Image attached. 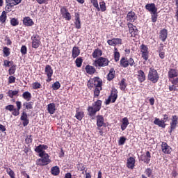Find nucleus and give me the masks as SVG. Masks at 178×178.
Listing matches in <instances>:
<instances>
[{
  "mask_svg": "<svg viewBox=\"0 0 178 178\" xmlns=\"http://www.w3.org/2000/svg\"><path fill=\"white\" fill-rule=\"evenodd\" d=\"M39 156H40L41 159H39L36 161V165H38V166H45L47 165H49V163H51L49 155L45 152L40 153Z\"/></svg>",
  "mask_w": 178,
  "mask_h": 178,
  "instance_id": "1",
  "label": "nucleus"
},
{
  "mask_svg": "<svg viewBox=\"0 0 178 178\" xmlns=\"http://www.w3.org/2000/svg\"><path fill=\"white\" fill-rule=\"evenodd\" d=\"M101 106H102V101L101 100H97L96 102L93 103L92 106L88 108L89 116H95L97 112L101 111Z\"/></svg>",
  "mask_w": 178,
  "mask_h": 178,
  "instance_id": "2",
  "label": "nucleus"
},
{
  "mask_svg": "<svg viewBox=\"0 0 178 178\" xmlns=\"http://www.w3.org/2000/svg\"><path fill=\"white\" fill-rule=\"evenodd\" d=\"M148 80L152 81V83H158V80H159V75L158 74V72L154 69L150 68L148 74Z\"/></svg>",
  "mask_w": 178,
  "mask_h": 178,
  "instance_id": "3",
  "label": "nucleus"
},
{
  "mask_svg": "<svg viewBox=\"0 0 178 178\" xmlns=\"http://www.w3.org/2000/svg\"><path fill=\"white\" fill-rule=\"evenodd\" d=\"M108 65H109V60L104 57H100L93 63L94 66H99V67L108 66Z\"/></svg>",
  "mask_w": 178,
  "mask_h": 178,
  "instance_id": "4",
  "label": "nucleus"
},
{
  "mask_svg": "<svg viewBox=\"0 0 178 178\" xmlns=\"http://www.w3.org/2000/svg\"><path fill=\"white\" fill-rule=\"evenodd\" d=\"M44 73L47 76V81L49 83V81H52V74H54V70H52V67L49 65H47L44 69Z\"/></svg>",
  "mask_w": 178,
  "mask_h": 178,
  "instance_id": "5",
  "label": "nucleus"
},
{
  "mask_svg": "<svg viewBox=\"0 0 178 178\" xmlns=\"http://www.w3.org/2000/svg\"><path fill=\"white\" fill-rule=\"evenodd\" d=\"M32 40V48L37 49L38 47H40V44H41V41L40 40V35H33L31 37Z\"/></svg>",
  "mask_w": 178,
  "mask_h": 178,
  "instance_id": "6",
  "label": "nucleus"
},
{
  "mask_svg": "<svg viewBox=\"0 0 178 178\" xmlns=\"http://www.w3.org/2000/svg\"><path fill=\"white\" fill-rule=\"evenodd\" d=\"M128 29L129 31L131 34V37H137L138 35V30L137 29V27L134 26L133 24L129 23L128 24Z\"/></svg>",
  "mask_w": 178,
  "mask_h": 178,
  "instance_id": "7",
  "label": "nucleus"
},
{
  "mask_svg": "<svg viewBox=\"0 0 178 178\" xmlns=\"http://www.w3.org/2000/svg\"><path fill=\"white\" fill-rule=\"evenodd\" d=\"M60 13L64 19H66L68 21L72 20V15H70V13H69V10H67L65 7H62L60 8Z\"/></svg>",
  "mask_w": 178,
  "mask_h": 178,
  "instance_id": "8",
  "label": "nucleus"
},
{
  "mask_svg": "<svg viewBox=\"0 0 178 178\" xmlns=\"http://www.w3.org/2000/svg\"><path fill=\"white\" fill-rule=\"evenodd\" d=\"M22 2V0H6V9H9L10 8H13V6H16V5H19Z\"/></svg>",
  "mask_w": 178,
  "mask_h": 178,
  "instance_id": "9",
  "label": "nucleus"
},
{
  "mask_svg": "<svg viewBox=\"0 0 178 178\" xmlns=\"http://www.w3.org/2000/svg\"><path fill=\"white\" fill-rule=\"evenodd\" d=\"M122 39L121 38H113L107 41V44L111 47H116V45H122Z\"/></svg>",
  "mask_w": 178,
  "mask_h": 178,
  "instance_id": "10",
  "label": "nucleus"
},
{
  "mask_svg": "<svg viewBox=\"0 0 178 178\" xmlns=\"http://www.w3.org/2000/svg\"><path fill=\"white\" fill-rule=\"evenodd\" d=\"M145 8L150 13H155V12H158V8H156L154 3L146 4Z\"/></svg>",
  "mask_w": 178,
  "mask_h": 178,
  "instance_id": "11",
  "label": "nucleus"
},
{
  "mask_svg": "<svg viewBox=\"0 0 178 178\" xmlns=\"http://www.w3.org/2000/svg\"><path fill=\"white\" fill-rule=\"evenodd\" d=\"M178 123V118L177 115H172V119H171V122H170V133H172V130H175L177 126Z\"/></svg>",
  "mask_w": 178,
  "mask_h": 178,
  "instance_id": "12",
  "label": "nucleus"
},
{
  "mask_svg": "<svg viewBox=\"0 0 178 178\" xmlns=\"http://www.w3.org/2000/svg\"><path fill=\"white\" fill-rule=\"evenodd\" d=\"M161 151L164 154H170L172 152V147L168 143L163 142L161 144Z\"/></svg>",
  "mask_w": 178,
  "mask_h": 178,
  "instance_id": "13",
  "label": "nucleus"
},
{
  "mask_svg": "<svg viewBox=\"0 0 178 178\" xmlns=\"http://www.w3.org/2000/svg\"><path fill=\"white\" fill-rule=\"evenodd\" d=\"M140 161H143L145 163H149V161H151V153L147 151L146 154H142L140 156Z\"/></svg>",
  "mask_w": 178,
  "mask_h": 178,
  "instance_id": "14",
  "label": "nucleus"
},
{
  "mask_svg": "<svg viewBox=\"0 0 178 178\" xmlns=\"http://www.w3.org/2000/svg\"><path fill=\"white\" fill-rule=\"evenodd\" d=\"M127 22H134L135 20H137V15H136V13L131 11L128 13L127 15Z\"/></svg>",
  "mask_w": 178,
  "mask_h": 178,
  "instance_id": "15",
  "label": "nucleus"
},
{
  "mask_svg": "<svg viewBox=\"0 0 178 178\" xmlns=\"http://www.w3.org/2000/svg\"><path fill=\"white\" fill-rule=\"evenodd\" d=\"M145 73L143 72V70H140L138 71L137 79L140 83H143L145 81Z\"/></svg>",
  "mask_w": 178,
  "mask_h": 178,
  "instance_id": "16",
  "label": "nucleus"
},
{
  "mask_svg": "<svg viewBox=\"0 0 178 178\" xmlns=\"http://www.w3.org/2000/svg\"><path fill=\"white\" fill-rule=\"evenodd\" d=\"M159 38L163 41V42H165L166 41V38H168V30L165 29H162L160 31Z\"/></svg>",
  "mask_w": 178,
  "mask_h": 178,
  "instance_id": "17",
  "label": "nucleus"
},
{
  "mask_svg": "<svg viewBox=\"0 0 178 178\" xmlns=\"http://www.w3.org/2000/svg\"><path fill=\"white\" fill-rule=\"evenodd\" d=\"M21 120H22V124L24 127H26V126H27V124H29V120L27 116V113H26V112H23L22 113L21 118H20Z\"/></svg>",
  "mask_w": 178,
  "mask_h": 178,
  "instance_id": "18",
  "label": "nucleus"
},
{
  "mask_svg": "<svg viewBox=\"0 0 178 178\" xmlns=\"http://www.w3.org/2000/svg\"><path fill=\"white\" fill-rule=\"evenodd\" d=\"M136 163V159L134 157H129L127 159V168H129V169H134V165Z\"/></svg>",
  "mask_w": 178,
  "mask_h": 178,
  "instance_id": "19",
  "label": "nucleus"
},
{
  "mask_svg": "<svg viewBox=\"0 0 178 178\" xmlns=\"http://www.w3.org/2000/svg\"><path fill=\"white\" fill-rule=\"evenodd\" d=\"M108 97L111 99V102H113V104L116 102V99H118V90L113 89L111 94Z\"/></svg>",
  "mask_w": 178,
  "mask_h": 178,
  "instance_id": "20",
  "label": "nucleus"
},
{
  "mask_svg": "<svg viewBox=\"0 0 178 178\" xmlns=\"http://www.w3.org/2000/svg\"><path fill=\"white\" fill-rule=\"evenodd\" d=\"M75 27L76 29H81V21H80V15L79 13L75 14Z\"/></svg>",
  "mask_w": 178,
  "mask_h": 178,
  "instance_id": "21",
  "label": "nucleus"
},
{
  "mask_svg": "<svg viewBox=\"0 0 178 178\" xmlns=\"http://www.w3.org/2000/svg\"><path fill=\"white\" fill-rule=\"evenodd\" d=\"M95 88L102 87V80L99 77H95L92 79Z\"/></svg>",
  "mask_w": 178,
  "mask_h": 178,
  "instance_id": "22",
  "label": "nucleus"
},
{
  "mask_svg": "<svg viewBox=\"0 0 178 178\" xmlns=\"http://www.w3.org/2000/svg\"><path fill=\"white\" fill-rule=\"evenodd\" d=\"M154 123L156 124V126H159V127H162L163 129H165L166 124L165 121L160 120L159 118H155Z\"/></svg>",
  "mask_w": 178,
  "mask_h": 178,
  "instance_id": "23",
  "label": "nucleus"
},
{
  "mask_svg": "<svg viewBox=\"0 0 178 178\" xmlns=\"http://www.w3.org/2000/svg\"><path fill=\"white\" fill-rule=\"evenodd\" d=\"M85 70L88 74H94L97 70L95 68L91 65H86L85 67Z\"/></svg>",
  "mask_w": 178,
  "mask_h": 178,
  "instance_id": "24",
  "label": "nucleus"
},
{
  "mask_svg": "<svg viewBox=\"0 0 178 178\" xmlns=\"http://www.w3.org/2000/svg\"><path fill=\"white\" fill-rule=\"evenodd\" d=\"M97 127H102L104 126V116L97 115Z\"/></svg>",
  "mask_w": 178,
  "mask_h": 178,
  "instance_id": "25",
  "label": "nucleus"
},
{
  "mask_svg": "<svg viewBox=\"0 0 178 178\" xmlns=\"http://www.w3.org/2000/svg\"><path fill=\"white\" fill-rule=\"evenodd\" d=\"M79 55H80V49H79V47H74L72 49V58L76 59Z\"/></svg>",
  "mask_w": 178,
  "mask_h": 178,
  "instance_id": "26",
  "label": "nucleus"
},
{
  "mask_svg": "<svg viewBox=\"0 0 178 178\" xmlns=\"http://www.w3.org/2000/svg\"><path fill=\"white\" fill-rule=\"evenodd\" d=\"M47 111H48L49 113H50L51 115H54L55 113V111H56L55 104L51 103V104H48Z\"/></svg>",
  "mask_w": 178,
  "mask_h": 178,
  "instance_id": "27",
  "label": "nucleus"
},
{
  "mask_svg": "<svg viewBox=\"0 0 178 178\" xmlns=\"http://www.w3.org/2000/svg\"><path fill=\"white\" fill-rule=\"evenodd\" d=\"M127 126H129V120L127 119V118H124L122 119L121 130H122V131H124V130H126V129L127 128Z\"/></svg>",
  "mask_w": 178,
  "mask_h": 178,
  "instance_id": "28",
  "label": "nucleus"
},
{
  "mask_svg": "<svg viewBox=\"0 0 178 178\" xmlns=\"http://www.w3.org/2000/svg\"><path fill=\"white\" fill-rule=\"evenodd\" d=\"M120 66L122 67H129V60L124 57H122L120 60Z\"/></svg>",
  "mask_w": 178,
  "mask_h": 178,
  "instance_id": "29",
  "label": "nucleus"
},
{
  "mask_svg": "<svg viewBox=\"0 0 178 178\" xmlns=\"http://www.w3.org/2000/svg\"><path fill=\"white\" fill-rule=\"evenodd\" d=\"M115 74H116L115 70L113 68H111L107 76L108 80L109 81H111V80H113V79H115Z\"/></svg>",
  "mask_w": 178,
  "mask_h": 178,
  "instance_id": "30",
  "label": "nucleus"
},
{
  "mask_svg": "<svg viewBox=\"0 0 178 178\" xmlns=\"http://www.w3.org/2000/svg\"><path fill=\"white\" fill-rule=\"evenodd\" d=\"M24 24L25 26H33L34 24V22H33V19H30V17H26L23 20Z\"/></svg>",
  "mask_w": 178,
  "mask_h": 178,
  "instance_id": "31",
  "label": "nucleus"
},
{
  "mask_svg": "<svg viewBox=\"0 0 178 178\" xmlns=\"http://www.w3.org/2000/svg\"><path fill=\"white\" fill-rule=\"evenodd\" d=\"M127 87V83H126V79H122L120 83V88L122 91H124Z\"/></svg>",
  "mask_w": 178,
  "mask_h": 178,
  "instance_id": "32",
  "label": "nucleus"
},
{
  "mask_svg": "<svg viewBox=\"0 0 178 178\" xmlns=\"http://www.w3.org/2000/svg\"><path fill=\"white\" fill-rule=\"evenodd\" d=\"M7 94H8V96L10 97V98H13V97H16V95H17V94H19V90H8Z\"/></svg>",
  "mask_w": 178,
  "mask_h": 178,
  "instance_id": "33",
  "label": "nucleus"
},
{
  "mask_svg": "<svg viewBox=\"0 0 178 178\" xmlns=\"http://www.w3.org/2000/svg\"><path fill=\"white\" fill-rule=\"evenodd\" d=\"M168 76L170 79H173V77H177V71L175 69H171L168 72Z\"/></svg>",
  "mask_w": 178,
  "mask_h": 178,
  "instance_id": "34",
  "label": "nucleus"
},
{
  "mask_svg": "<svg viewBox=\"0 0 178 178\" xmlns=\"http://www.w3.org/2000/svg\"><path fill=\"white\" fill-rule=\"evenodd\" d=\"M22 97L24 99H26V101H30V99H31V93H30V92L29 91L24 92L22 94Z\"/></svg>",
  "mask_w": 178,
  "mask_h": 178,
  "instance_id": "35",
  "label": "nucleus"
},
{
  "mask_svg": "<svg viewBox=\"0 0 178 178\" xmlns=\"http://www.w3.org/2000/svg\"><path fill=\"white\" fill-rule=\"evenodd\" d=\"M60 170L58 166H54L51 168V175L54 176H58L59 175Z\"/></svg>",
  "mask_w": 178,
  "mask_h": 178,
  "instance_id": "36",
  "label": "nucleus"
},
{
  "mask_svg": "<svg viewBox=\"0 0 178 178\" xmlns=\"http://www.w3.org/2000/svg\"><path fill=\"white\" fill-rule=\"evenodd\" d=\"M114 58L115 62H119V59L120 58V53L118 51V48H114Z\"/></svg>",
  "mask_w": 178,
  "mask_h": 178,
  "instance_id": "37",
  "label": "nucleus"
},
{
  "mask_svg": "<svg viewBox=\"0 0 178 178\" xmlns=\"http://www.w3.org/2000/svg\"><path fill=\"white\" fill-rule=\"evenodd\" d=\"M75 118H76L78 120H81V119L84 118V112L76 111Z\"/></svg>",
  "mask_w": 178,
  "mask_h": 178,
  "instance_id": "38",
  "label": "nucleus"
},
{
  "mask_svg": "<svg viewBox=\"0 0 178 178\" xmlns=\"http://www.w3.org/2000/svg\"><path fill=\"white\" fill-rule=\"evenodd\" d=\"M92 55L93 58H98V56H101V55H102V51L99 49H95Z\"/></svg>",
  "mask_w": 178,
  "mask_h": 178,
  "instance_id": "39",
  "label": "nucleus"
},
{
  "mask_svg": "<svg viewBox=\"0 0 178 178\" xmlns=\"http://www.w3.org/2000/svg\"><path fill=\"white\" fill-rule=\"evenodd\" d=\"M76 66L77 67H81V65H83V58L81 57H79L75 60Z\"/></svg>",
  "mask_w": 178,
  "mask_h": 178,
  "instance_id": "40",
  "label": "nucleus"
},
{
  "mask_svg": "<svg viewBox=\"0 0 178 178\" xmlns=\"http://www.w3.org/2000/svg\"><path fill=\"white\" fill-rule=\"evenodd\" d=\"M0 22L1 23H5V22H6V12H2V14L0 16Z\"/></svg>",
  "mask_w": 178,
  "mask_h": 178,
  "instance_id": "41",
  "label": "nucleus"
},
{
  "mask_svg": "<svg viewBox=\"0 0 178 178\" xmlns=\"http://www.w3.org/2000/svg\"><path fill=\"white\" fill-rule=\"evenodd\" d=\"M151 15H152V21L153 23H155L158 19V11L152 13Z\"/></svg>",
  "mask_w": 178,
  "mask_h": 178,
  "instance_id": "42",
  "label": "nucleus"
},
{
  "mask_svg": "<svg viewBox=\"0 0 178 178\" xmlns=\"http://www.w3.org/2000/svg\"><path fill=\"white\" fill-rule=\"evenodd\" d=\"M52 88L54 90H59L60 88V83H59V81H56L55 82L53 85H52Z\"/></svg>",
  "mask_w": 178,
  "mask_h": 178,
  "instance_id": "43",
  "label": "nucleus"
},
{
  "mask_svg": "<svg viewBox=\"0 0 178 178\" xmlns=\"http://www.w3.org/2000/svg\"><path fill=\"white\" fill-rule=\"evenodd\" d=\"M101 90H102V87L95 88V91H94L95 97H99Z\"/></svg>",
  "mask_w": 178,
  "mask_h": 178,
  "instance_id": "44",
  "label": "nucleus"
},
{
  "mask_svg": "<svg viewBox=\"0 0 178 178\" xmlns=\"http://www.w3.org/2000/svg\"><path fill=\"white\" fill-rule=\"evenodd\" d=\"M24 106H26V109H33V102H25L24 103Z\"/></svg>",
  "mask_w": 178,
  "mask_h": 178,
  "instance_id": "45",
  "label": "nucleus"
},
{
  "mask_svg": "<svg viewBox=\"0 0 178 178\" xmlns=\"http://www.w3.org/2000/svg\"><path fill=\"white\" fill-rule=\"evenodd\" d=\"M10 24L13 26H19V21L16 18H12L10 20Z\"/></svg>",
  "mask_w": 178,
  "mask_h": 178,
  "instance_id": "46",
  "label": "nucleus"
},
{
  "mask_svg": "<svg viewBox=\"0 0 178 178\" xmlns=\"http://www.w3.org/2000/svg\"><path fill=\"white\" fill-rule=\"evenodd\" d=\"M99 6H100V10L102 12H105V10H106V5L104 3V1L100 2Z\"/></svg>",
  "mask_w": 178,
  "mask_h": 178,
  "instance_id": "47",
  "label": "nucleus"
},
{
  "mask_svg": "<svg viewBox=\"0 0 178 178\" xmlns=\"http://www.w3.org/2000/svg\"><path fill=\"white\" fill-rule=\"evenodd\" d=\"M140 49H141L140 52L142 54H143L145 52V53L148 52V47L145 44H142L140 46Z\"/></svg>",
  "mask_w": 178,
  "mask_h": 178,
  "instance_id": "48",
  "label": "nucleus"
},
{
  "mask_svg": "<svg viewBox=\"0 0 178 178\" xmlns=\"http://www.w3.org/2000/svg\"><path fill=\"white\" fill-rule=\"evenodd\" d=\"M3 54L6 56H9L10 55V49L6 47H3Z\"/></svg>",
  "mask_w": 178,
  "mask_h": 178,
  "instance_id": "49",
  "label": "nucleus"
},
{
  "mask_svg": "<svg viewBox=\"0 0 178 178\" xmlns=\"http://www.w3.org/2000/svg\"><path fill=\"white\" fill-rule=\"evenodd\" d=\"M15 72H16V66L12 65L8 70L9 74L10 75L15 74Z\"/></svg>",
  "mask_w": 178,
  "mask_h": 178,
  "instance_id": "50",
  "label": "nucleus"
},
{
  "mask_svg": "<svg viewBox=\"0 0 178 178\" xmlns=\"http://www.w3.org/2000/svg\"><path fill=\"white\" fill-rule=\"evenodd\" d=\"M91 3H92L93 6L97 9V10H100L99 6L98 5V1L97 0H90Z\"/></svg>",
  "mask_w": 178,
  "mask_h": 178,
  "instance_id": "51",
  "label": "nucleus"
},
{
  "mask_svg": "<svg viewBox=\"0 0 178 178\" xmlns=\"http://www.w3.org/2000/svg\"><path fill=\"white\" fill-rule=\"evenodd\" d=\"M77 169L78 170H81V172H83V170H86V165H84L83 163H79L77 165Z\"/></svg>",
  "mask_w": 178,
  "mask_h": 178,
  "instance_id": "52",
  "label": "nucleus"
},
{
  "mask_svg": "<svg viewBox=\"0 0 178 178\" xmlns=\"http://www.w3.org/2000/svg\"><path fill=\"white\" fill-rule=\"evenodd\" d=\"M7 173L10 175V177L15 178V172L10 168L7 169Z\"/></svg>",
  "mask_w": 178,
  "mask_h": 178,
  "instance_id": "53",
  "label": "nucleus"
},
{
  "mask_svg": "<svg viewBox=\"0 0 178 178\" xmlns=\"http://www.w3.org/2000/svg\"><path fill=\"white\" fill-rule=\"evenodd\" d=\"M35 151L38 154H41V152H45V151L42 150V147H41V145H40L39 146H37L35 149Z\"/></svg>",
  "mask_w": 178,
  "mask_h": 178,
  "instance_id": "54",
  "label": "nucleus"
},
{
  "mask_svg": "<svg viewBox=\"0 0 178 178\" xmlns=\"http://www.w3.org/2000/svg\"><path fill=\"white\" fill-rule=\"evenodd\" d=\"M5 109L6 111H9L10 112H13V111L15 109V106L10 104L5 107Z\"/></svg>",
  "mask_w": 178,
  "mask_h": 178,
  "instance_id": "55",
  "label": "nucleus"
},
{
  "mask_svg": "<svg viewBox=\"0 0 178 178\" xmlns=\"http://www.w3.org/2000/svg\"><path fill=\"white\" fill-rule=\"evenodd\" d=\"M21 54H22V55H26V54H27V47L25 45H23L21 47Z\"/></svg>",
  "mask_w": 178,
  "mask_h": 178,
  "instance_id": "56",
  "label": "nucleus"
},
{
  "mask_svg": "<svg viewBox=\"0 0 178 178\" xmlns=\"http://www.w3.org/2000/svg\"><path fill=\"white\" fill-rule=\"evenodd\" d=\"M12 115H13L14 116H19V115H20V110H18L17 108H14V110H13Z\"/></svg>",
  "mask_w": 178,
  "mask_h": 178,
  "instance_id": "57",
  "label": "nucleus"
},
{
  "mask_svg": "<svg viewBox=\"0 0 178 178\" xmlns=\"http://www.w3.org/2000/svg\"><path fill=\"white\" fill-rule=\"evenodd\" d=\"M15 81H16V77H15L13 76H9V78H8L9 84H12V83H15Z\"/></svg>",
  "mask_w": 178,
  "mask_h": 178,
  "instance_id": "58",
  "label": "nucleus"
},
{
  "mask_svg": "<svg viewBox=\"0 0 178 178\" xmlns=\"http://www.w3.org/2000/svg\"><path fill=\"white\" fill-rule=\"evenodd\" d=\"M145 173L147 177H149L151 175H152V170L147 168L146 169Z\"/></svg>",
  "mask_w": 178,
  "mask_h": 178,
  "instance_id": "59",
  "label": "nucleus"
},
{
  "mask_svg": "<svg viewBox=\"0 0 178 178\" xmlns=\"http://www.w3.org/2000/svg\"><path fill=\"white\" fill-rule=\"evenodd\" d=\"M33 89L34 90H37L38 88H41V84L38 82H35L33 84Z\"/></svg>",
  "mask_w": 178,
  "mask_h": 178,
  "instance_id": "60",
  "label": "nucleus"
},
{
  "mask_svg": "<svg viewBox=\"0 0 178 178\" xmlns=\"http://www.w3.org/2000/svg\"><path fill=\"white\" fill-rule=\"evenodd\" d=\"M128 65H129L130 66H136V63L134 62V60L131 58H130L128 60Z\"/></svg>",
  "mask_w": 178,
  "mask_h": 178,
  "instance_id": "61",
  "label": "nucleus"
},
{
  "mask_svg": "<svg viewBox=\"0 0 178 178\" xmlns=\"http://www.w3.org/2000/svg\"><path fill=\"white\" fill-rule=\"evenodd\" d=\"M88 88H90L91 90V88H94V87H95V85H94V82L93 81H89L88 82Z\"/></svg>",
  "mask_w": 178,
  "mask_h": 178,
  "instance_id": "62",
  "label": "nucleus"
},
{
  "mask_svg": "<svg viewBox=\"0 0 178 178\" xmlns=\"http://www.w3.org/2000/svg\"><path fill=\"white\" fill-rule=\"evenodd\" d=\"M148 54H149L148 52L142 53V58L145 61L148 60Z\"/></svg>",
  "mask_w": 178,
  "mask_h": 178,
  "instance_id": "63",
  "label": "nucleus"
},
{
  "mask_svg": "<svg viewBox=\"0 0 178 178\" xmlns=\"http://www.w3.org/2000/svg\"><path fill=\"white\" fill-rule=\"evenodd\" d=\"M172 84L174 86H178V78H175L172 80H171Z\"/></svg>",
  "mask_w": 178,
  "mask_h": 178,
  "instance_id": "64",
  "label": "nucleus"
}]
</instances>
